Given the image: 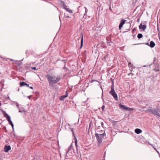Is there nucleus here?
<instances>
[{"label":"nucleus","mask_w":160,"mask_h":160,"mask_svg":"<svg viewBox=\"0 0 160 160\" xmlns=\"http://www.w3.org/2000/svg\"><path fill=\"white\" fill-rule=\"evenodd\" d=\"M20 86L21 87L26 86L27 87H29V86L28 84L24 82H21L20 83Z\"/></svg>","instance_id":"obj_12"},{"label":"nucleus","mask_w":160,"mask_h":160,"mask_svg":"<svg viewBox=\"0 0 160 160\" xmlns=\"http://www.w3.org/2000/svg\"><path fill=\"white\" fill-rule=\"evenodd\" d=\"M87 12H88V10L87 9L85 10V13H87Z\"/></svg>","instance_id":"obj_31"},{"label":"nucleus","mask_w":160,"mask_h":160,"mask_svg":"<svg viewBox=\"0 0 160 160\" xmlns=\"http://www.w3.org/2000/svg\"><path fill=\"white\" fill-rule=\"evenodd\" d=\"M143 44H145V45H147L149 46V44L148 43L146 42V43H144Z\"/></svg>","instance_id":"obj_28"},{"label":"nucleus","mask_w":160,"mask_h":160,"mask_svg":"<svg viewBox=\"0 0 160 160\" xmlns=\"http://www.w3.org/2000/svg\"><path fill=\"white\" fill-rule=\"evenodd\" d=\"M31 97V96H29L28 97V98L29 99H30V97Z\"/></svg>","instance_id":"obj_34"},{"label":"nucleus","mask_w":160,"mask_h":160,"mask_svg":"<svg viewBox=\"0 0 160 160\" xmlns=\"http://www.w3.org/2000/svg\"><path fill=\"white\" fill-rule=\"evenodd\" d=\"M3 113L4 115V116L7 118L9 122V124H10V117L8 116L5 112H3Z\"/></svg>","instance_id":"obj_9"},{"label":"nucleus","mask_w":160,"mask_h":160,"mask_svg":"<svg viewBox=\"0 0 160 160\" xmlns=\"http://www.w3.org/2000/svg\"><path fill=\"white\" fill-rule=\"evenodd\" d=\"M73 146L72 144H71V145L68 148V151L67 152V153H69V152L72 149Z\"/></svg>","instance_id":"obj_17"},{"label":"nucleus","mask_w":160,"mask_h":160,"mask_svg":"<svg viewBox=\"0 0 160 160\" xmlns=\"http://www.w3.org/2000/svg\"><path fill=\"white\" fill-rule=\"evenodd\" d=\"M135 132L136 133L139 134L142 132V131L140 129L137 128L135 130Z\"/></svg>","instance_id":"obj_13"},{"label":"nucleus","mask_w":160,"mask_h":160,"mask_svg":"<svg viewBox=\"0 0 160 160\" xmlns=\"http://www.w3.org/2000/svg\"><path fill=\"white\" fill-rule=\"evenodd\" d=\"M101 131L103 132V133H96L95 134V136L99 143L102 142L104 136L106 135L105 131L101 130Z\"/></svg>","instance_id":"obj_3"},{"label":"nucleus","mask_w":160,"mask_h":160,"mask_svg":"<svg viewBox=\"0 0 160 160\" xmlns=\"http://www.w3.org/2000/svg\"><path fill=\"white\" fill-rule=\"evenodd\" d=\"M158 61L157 58L155 57L153 62V63L155 66V68H154L153 70L156 72L159 71V64H157Z\"/></svg>","instance_id":"obj_4"},{"label":"nucleus","mask_w":160,"mask_h":160,"mask_svg":"<svg viewBox=\"0 0 160 160\" xmlns=\"http://www.w3.org/2000/svg\"><path fill=\"white\" fill-rule=\"evenodd\" d=\"M146 26L145 25H142V23H141L139 26V29H142L143 30H145L146 29Z\"/></svg>","instance_id":"obj_11"},{"label":"nucleus","mask_w":160,"mask_h":160,"mask_svg":"<svg viewBox=\"0 0 160 160\" xmlns=\"http://www.w3.org/2000/svg\"><path fill=\"white\" fill-rule=\"evenodd\" d=\"M97 132H98V133H103V132L101 131V130L98 131Z\"/></svg>","instance_id":"obj_29"},{"label":"nucleus","mask_w":160,"mask_h":160,"mask_svg":"<svg viewBox=\"0 0 160 160\" xmlns=\"http://www.w3.org/2000/svg\"><path fill=\"white\" fill-rule=\"evenodd\" d=\"M10 150V146L5 145L4 148V151L5 152H8Z\"/></svg>","instance_id":"obj_10"},{"label":"nucleus","mask_w":160,"mask_h":160,"mask_svg":"<svg viewBox=\"0 0 160 160\" xmlns=\"http://www.w3.org/2000/svg\"><path fill=\"white\" fill-rule=\"evenodd\" d=\"M72 132H73V131L72 130Z\"/></svg>","instance_id":"obj_42"},{"label":"nucleus","mask_w":160,"mask_h":160,"mask_svg":"<svg viewBox=\"0 0 160 160\" xmlns=\"http://www.w3.org/2000/svg\"><path fill=\"white\" fill-rule=\"evenodd\" d=\"M25 112V111L23 109H20L19 111V112Z\"/></svg>","instance_id":"obj_24"},{"label":"nucleus","mask_w":160,"mask_h":160,"mask_svg":"<svg viewBox=\"0 0 160 160\" xmlns=\"http://www.w3.org/2000/svg\"><path fill=\"white\" fill-rule=\"evenodd\" d=\"M81 42L80 48H82V47L83 46V35L82 34L81 35Z\"/></svg>","instance_id":"obj_16"},{"label":"nucleus","mask_w":160,"mask_h":160,"mask_svg":"<svg viewBox=\"0 0 160 160\" xmlns=\"http://www.w3.org/2000/svg\"><path fill=\"white\" fill-rule=\"evenodd\" d=\"M79 39H80V38H78V40H79Z\"/></svg>","instance_id":"obj_39"},{"label":"nucleus","mask_w":160,"mask_h":160,"mask_svg":"<svg viewBox=\"0 0 160 160\" xmlns=\"http://www.w3.org/2000/svg\"><path fill=\"white\" fill-rule=\"evenodd\" d=\"M119 107L121 109L124 110L128 111L130 109V108H129L127 107L124 105L121 104H119Z\"/></svg>","instance_id":"obj_7"},{"label":"nucleus","mask_w":160,"mask_h":160,"mask_svg":"<svg viewBox=\"0 0 160 160\" xmlns=\"http://www.w3.org/2000/svg\"><path fill=\"white\" fill-rule=\"evenodd\" d=\"M128 65L130 67H132V68H133V65L132 63H131L129 62L128 64Z\"/></svg>","instance_id":"obj_23"},{"label":"nucleus","mask_w":160,"mask_h":160,"mask_svg":"<svg viewBox=\"0 0 160 160\" xmlns=\"http://www.w3.org/2000/svg\"><path fill=\"white\" fill-rule=\"evenodd\" d=\"M10 60H11V61H12V59H10Z\"/></svg>","instance_id":"obj_40"},{"label":"nucleus","mask_w":160,"mask_h":160,"mask_svg":"<svg viewBox=\"0 0 160 160\" xmlns=\"http://www.w3.org/2000/svg\"><path fill=\"white\" fill-rule=\"evenodd\" d=\"M148 111L151 114L160 117V109L158 108H155L149 107L148 109Z\"/></svg>","instance_id":"obj_2"},{"label":"nucleus","mask_w":160,"mask_h":160,"mask_svg":"<svg viewBox=\"0 0 160 160\" xmlns=\"http://www.w3.org/2000/svg\"><path fill=\"white\" fill-rule=\"evenodd\" d=\"M29 88H30L31 89H33V87H29Z\"/></svg>","instance_id":"obj_33"},{"label":"nucleus","mask_w":160,"mask_h":160,"mask_svg":"<svg viewBox=\"0 0 160 160\" xmlns=\"http://www.w3.org/2000/svg\"><path fill=\"white\" fill-rule=\"evenodd\" d=\"M47 80L50 87L53 86V84L56 83L60 80V78L59 77H56L54 76H51L48 75L46 76Z\"/></svg>","instance_id":"obj_1"},{"label":"nucleus","mask_w":160,"mask_h":160,"mask_svg":"<svg viewBox=\"0 0 160 160\" xmlns=\"http://www.w3.org/2000/svg\"><path fill=\"white\" fill-rule=\"evenodd\" d=\"M111 88V90L110 91H112L114 90V85H113V83H112Z\"/></svg>","instance_id":"obj_20"},{"label":"nucleus","mask_w":160,"mask_h":160,"mask_svg":"<svg viewBox=\"0 0 160 160\" xmlns=\"http://www.w3.org/2000/svg\"><path fill=\"white\" fill-rule=\"evenodd\" d=\"M14 62H15V63L16 64L18 65H19V63H20L19 62L17 61H15Z\"/></svg>","instance_id":"obj_22"},{"label":"nucleus","mask_w":160,"mask_h":160,"mask_svg":"<svg viewBox=\"0 0 160 160\" xmlns=\"http://www.w3.org/2000/svg\"><path fill=\"white\" fill-rule=\"evenodd\" d=\"M104 108H105L104 106V105L102 106V109L103 111L104 110Z\"/></svg>","instance_id":"obj_27"},{"label":"nucleus","mask_w":160,"mask_h":160,"mask_svg":"<svg viewBox=\"0 0 160 160\" xmlns=\"http://www.w3.org/2000/svg\"><path fill=\"white\" fill-rule=\"evenodd\" d=\"M135 30V28H134V29H133V31H134Z\"/></svg>","instance_id":"obj_36"},{"label":"nucleus","mask_w":160,"mask_h":160,"mask_svg":"<svg viewBox=\"0 0 160 160\" xmlns=\"http://www.w3.org/2000/svg\"><path fill=\"white\" fill-rule=\"evenodd\" d=\"M155 44V43L152 41H151L150 42V43L149 44V46L151 48H153Z\"/></svg>","instance_id":"obj_15"},{"label":"nucleus","mask_w":160,"mask_h":160,"mask_svg":"<svg viewBox=\"0 0 160 160\" xmlns=\"http://www.w3.org/2000/svg\"><path fill=\"white\" fill-rule=\"evenodd\" d=\"M61 3L63 4V8L65 9V10L68 12L70 13H72L73 12L72 10H70L69 8H67V5L65 4L64 3V2L63 1L61 2Z\"/></svg>","instance_id":"obj_5"},{"label":"nucleus","mask_w":160,"mask_h":160,"mask_svg":"<svg viewBox=\"0 0 160 160\" xmlns=\"http://www.w3.org/2000/svg\"><path fill=\"white\" fill-rule=\"evenodd\" d=\"M72 132H73V131L72 130Z\"/></svg>","instance_id":"obj_44"},{"label":"nucleus","mask_w":160,"mask_h":160,"mask_svg":"<svg viewBox=\"0 0 160 160\" xmlns=\"http://www.w3.org/2000/svg\"><path fill=\"white\" fill-rule=\"evenodd\" d=\"M126 21V20H125L124 19H122L121 20L119 26V30H120L122 28L123 25L125 23Z\"/></svg>","instance_id":"obj_8"},{"label":"nucleus","mask_w":160,"mask_h":160,"mask_svg":"<svg viewBox=\"0 0 160 160\" xmlns=\"http://www.w3.org/2000/svg\"><path fill=\"white\" fill-rule=\"evenodd\" d=\"M102 160H105V159H102Z\"/></svg>","instance_id":"obj_41"},{"label":"nucleus","mask_w":160,"mask_h":160,"mask_svg":"<svg viewBox=\"0 0 160 160\" xmlns=\"http://www.w3.org/2000/svg\"><path fill=\"white\" fill-rule=\"evenodd\" d=\"M32 69H33V70H37V69H36V68L35 67H32Z\"/></svg>","instance_id":"obj_26"},{"label":"nucleus","mask_w":160,"mask_h":160,"mask_svg":"<svg viewBox=\"0 0 160 160\" xmlns=\"http://www.w3.org/2000/svg\"><path fill=\"white\" fill-rule=\"evenodd\" d=\"M85 10H86V9H87V8H86V7H85Z\"/></svg>","instance_id":"obj_37"},{"label":"nucleus","mask_w":160,"mask_h":160,"mask_svg":"<svg viewBox=\"0 0 160 160\" xmlns=\"http://www.w3.org/2000/svg\"><path fill=\"white\" fill-rule=\"evenodd\" d=\"M11 125L12 126L13 129H14V128H13V124L12 123V122L11 121Z\"/></svg>","instance_id":"obj_25"},{"label":"nucleus","mask_w":160,"mask_h":160,"mask_svg":"<svg viewBox=\"0 0 160 160\" xmlns=\"http://www.w3.org/2000/svg\"><path fill=\"white\" fill-rule=\"evenodd\" d=\"M72 132H73V131L72 130Z\"/></svg>","instance_id":"obj_43"},{"label":"nucleus","mask_w":160,"mask_h":160,"mask_svg":"<svg viewBox=\"0 0 160 160\" xmlns=\"http://www.w3.org/2000/svg\"><path fill=\"white\" fill-rule=\"evenodd\" d=\"M109 93L113 97L115 100H116V101L118 100V96L117 94L116 93L115 90L110 91L109 92Z\"/></svg>","instance_id":"obj_6"},{"label":"nucleus","mask_w":160,"mask_h":160,"mask_svg":"<svg viewBox=\"0 0 160 160\" xmlns=\"http://www.w3.org/2000/svg\"><path fill=\"white\" fill-rule=\"evenodd\" d=\"M143 36H142V34H141V33H139L138 35V39H140L141 38H142Z\"/></svg>","instance_id":"obj_19"},{"label":"nucleus","mask_w":160,"mask_h":160,"mask_svg":"<svg viewBox=\"0 0 160 160\" xmlns=\"http://www.w3.org/2000/svg\"><path fill=\"white\" fill-rule=\"evenodd\" d=\"M108 54L104 56V57L102 58L103 60H105L108 57Z\"/></svg>","instance_id":"obj_21"},{"label":"nucleus","mask_w":160,"mask_h":160,"mask_svg":"<svg viewBox=\"0 0 160 160\" xmlns=\"http://www.w3.org/2000/svg\"><path fill=\"white\" fill-rule=\"evenodd\" d=\"M75 144L76 147V153H77L78 154V145H77V140L75 141ZM73 152L74 153H76V152H75L74 150H73Z\"/></svg>","instance_id":"obj_14"},{"label":"nucleus","mask_w":160,"mask_h":160,"mask_svg":"<svg viewBox=\"0 0 160 160\" xmlns=\"http://www.w3.org/2000/svg\"><path fill=\"white\" fill-rule=\"evenodd\" d=\"M101 125L102 127H103V122H102L101 123Z\"/></svg>","instance_id":"obj_30"},{"label":"nucleus","mask_w":160,"mask_h":160,"mask_svg":"<svg viewBox=\"0 0 160 160\" xmlns=\"http://www.w3.org/2000/svg\"><path fill=\"white\" fill-rule=\"evenodd\" d=\"M67 97V95L62 96L60 98V100L61 101H62L65 98Z\"/></svg>","instance_id":"obj_18"},{"label":"nucleus","mask_w":160,"mask_h":160,"mask_svg":"<svg viewBox=\"0 0 160 160\" xmlns=\"http://www.w3.org/2000/svg\"><path fill=\"white\" fill-rule=\"evenodd\" d=\"M17 106L18 107H19V104H17Z\"/></svg>","instance_id":"obj_32"},{"label":"nucleus","mask_w":160,"mask_h":160,"mask_svg":"<svg viewBox=\"0 0 160 160\" xmlns=\"http://www.w3.org/2000/svg\"><path fill=\"white\" fill-rule=\"evenodd\" d=\"M146 65H144V66H143V67H146Z\"/></svg>","instance_id":"obj_38"},{"label":"nucleus","mask_w":160,"mask_h":160,"mask_svg":"<svg viewBox=\"0 0 160 160\" xmlns=\"http://www.w3.org/2000/svg\"><path fill=\"white\" fill-rule=\"evenodd\" d=\"M66 18H70V17L68 16L66 17Z\"/></svg>","instance_id":"obj_35"}]
</instances>
